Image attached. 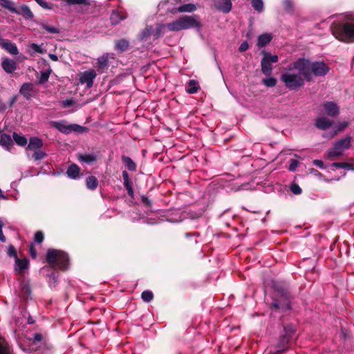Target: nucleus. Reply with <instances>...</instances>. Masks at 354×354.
Listing matches in <instances>:
<instances>
[{"instance_id":"64","label":"nucleus","mask_w":354,"mask_h":354,"mask_svg":"<svg viewBox=\"0 0 354 354\" xmlns=\"http://www.w3.org/2000/svg\"><path fill=\"white\" fill-rule=\"evenodd\" d=\"M343 169H352V165L351 164H349V163L344 162Z\"/></svg>"},{"instance_id":"7","label":"nucleus","mask_w":354,"mask_h":354,"mask_svg":"<svg viewBox=\"0 0 354 354\" xmlns=\"http://www.w3.org/2000/svg\"><path fill=\"white\" fill-rule=\"evenodd\" d=\"M285 335L281 336L277 345L278 351L280 353L284 351L286 347L292 340L293 335L295 332V327L292 326H288L284 328Z\"/></svg>"},{"instance_id":"8","label":"nucleus","mask_w":354,"mask_h":354,"mask_svg":"<svg viewBox=\"0 0 354 354\" xmlns=\"http://www.w3.org/2000/svg\"><path fill=\"white\" fill-rule=\"evenodd\" d=\"M278 62V56L277 55H272L268 53H265L264 57L261 60V71L263 74L267 76H269L272 71V63H276Z\"/></svg>"},{"instance_id":"57","label":"nucleus","mask_w":354,"mask_h":354,"mask_svg":"<svg viewBox=\"0 0 354 354\" xmlns=\"http://www.w3.org/2000/svg\"><path fill=\"white\" fill-rule=\"evenodd\" d=\"M249 48V44L247 41L243 42L239 46V50L240 52H244Z\"/></svg>"},{"instance_id":"36","label":"nucleus","mask_w":354,"mask_h":354,"mask_svg":"<svg viewBox=\"0 0 354 354\" xmlns=\"http://www.w3.org/2000/svg\"><path fill=\"white\" fill-rule=\"evenodd\" d=\"M151 37L153 38V27L152 26H147L142 32L141 39L142 40H147L148 39H149Z\"/></svg>"},{"instance_id":"60","label":"nucleus","mask_w":354,"mask_h":354,"mask_svg":"<svg viewBox=\"0 0 354 354\" xmlns=\"http://www.w3.org/2000/svg\"><path fill=\"white\" fill-rule=\"evenodd\" d=\"M122 178H123L124 182H127V181L130 180V179L129 178V174L126 171H122Z\"/></svg>"},{"instance_id":"54","label":"nucleus","mask_w":354,"mask_h":354,"mask_svg":"<svg viewBox=\"0 0 354 354\" xmlns=\"http://www.w3.org/2000/svg\"><path fill=\"white\" fill-rule=\"evenodd\" d=\"M74 104V101L72 99L66 100L62 102V107L66 108Z\"/></svg>"},{"instance_id":"9","label":"nucleus","mask_w":354,"mask_h":354,"mask_svg":"<svg viewBox=\"0 0 354 354\" xmlns=\"http://www.w3.org/2000/svg\"><path fill=\"white\" fill-rule=\"evenodd\" d=\"M97 76L95 70L89 69L85 71L79 75V82L81 84H86V88H90L93 86L94 80Z\"/></svg>"},{"instance_id":"37","label":"nucleus","mask_w":354,"mask_h":354,"mask_svg":"<svg viewBox=\"0 0 354 354\" xmlns=\"http://www.w3.org/2000/svg\"><path fill=\"white\" fill-rule=\"evenodd\" d=\"M18 14H22L24 16L26 17L28 19H32L33 17V14L29 7L26 5H23L20 7V12H18Z\"/></svg>"},{"instance_id":"10","label":"nucleus","mask_w":354,"mask_h":354,"mask_svg":"<svg viewBox=\"0 0 354 354\" xmlns=\"http://www.w3.org/2000/svg\"><path fill=\"white\" fill-rule=\"evenodd\" d=\"M51 125L60 132L66 134L72 131H77V129L80 128V126L77 124H68L64 120L53 121L52 122Z\"/></svg>"},{"instance_id":"14","label":"nucleus","mask_w":354,"mask_h":354,"mask_svg":"<svg viewBox=\"0 0 354 354\" xmlns=\"http://www.w3.org/2000/svg\"><path fill=\"white\" fill-rule=\"evenodd\" d=\"M109 58H113V54L105 53L98 57L97 62L98 70H102V71H103L105 68H107Z\"/></svg>"},{"instance_id":"30","label":"nucleus","mask_w":354,"mask_h":354,"mask_svg":"<svg viewBox=\"0 0 354 354\" xmlns=\"http://www.w3.org/2000/svg\"><path fill=\"white\" fill-rule=\"evenodd\" d=\"M86 184L88 189L94 190L98 185V180L95 176H91L86 178Z\"/></svg>"},{"instance_id":"26","label":"nucleus","mask_w":354,"mask_h":354,"mask_svg":"<svg viewBox=\"0 0 354 354\" xmlns=\"http://www.w3.org/2000/svg\"><path fill=\"white\" fill-rule=\"evenodd\" d=\"M0 354H12L10 346L1 336H0Z\"/></svg>"},{"instance_id":"21","label":"nucleus","mask_w":354,"mask_h":354,"mask_svg":"<svg viewBox=\"0 0 354 354\" xmlns=\"http://www.w3.org/2000/svg\"><path fill=\"white\" fill-rule=\"evenodd\" d=\"M272 39V34L270 33H264L258 37L257 39V46L259 48L264 47L267 44H268Z\"/></svg>"},{"instance_id":"33","label":"nucleus","mask_w":354,"mask_h":354,"mask_svg":"<svg viewBox=\"0 0 354 354\" xmlns=\"http://www.w3.org/2000/svg\"><path fill=\"white\" fill-rule=\"evenodd\" d=\"M196 6L193 3H187V4H185L183 6H179L178 8H177V12H192L194 10H196Z\"/></svg>"},{"instance_id":"16","label":"nucleus","mask_w":354,"mask_h":354,"mask_svg":"<svg viewBox=\"0 0 354 354\" xmlns=\"http://www.w3.org/2000/svg\"><path fill=\"white\" fill-rule=\"evenodd\" d=\"M127 17L125 12L122 10H113L111 15L110 20L112 24L115 25Z\"/></svg>"},{"instance_id":"58","label":"nucleus","mask_w":354,"mask_h":354,"mask_svg":"<svg viewBox=\"0 0 354 354\" xmlns=\"http://www.w3.org/2000/svg\"><path fill=\"white\" fill-rule=\"evenodd\" d=\"M3 227V223L1 221H0V241L1 242L4 243V242H6V237L3 234V231H2Z\"/></svg>"},{"instance_id":"31","label":"nucleus","mask_w":354,"mask_h":354,"mask_svg":"<svg viewBox=\"0 0 354 354\" xmlns=\"http://www.w3.org/2000/svg\"><path fill=\"white\" fill-rule=\"evenodd\" d=\"M122 160L129 171H133L136 170V165L131 160V158H130L129 157L123 156L122 157Z\"/></svg>"},{"instance_id":"53","label":"nucleus","mask_w":354,"mask_h":354,"mask_svg":"<svg viewBox=\"0 0 354 354\" xmlns=\"http://www.w3.org/2000/svg\"><path fill=\"white\" fill-rule=\"evenodd\" d=\"M30 47L37 53H42L43 50L40 46L37 45V44L32 43L30 44Z\"/></svg>"},{"instance_id":"13","label":"nucleus","mask_w":354,"mask_h":354,"mask_svg":"<svg viewBox=\"0 0 354 354\" xmlns=\"http://www.w3.org/2000/svg\"><path fill=\"white\" fill-rule=\"evenodd\" d=\"M325 113L331 117H335L339 114V109L338 106L333 102H328L323 105Z\"/></svg>"},{"instance_id":"28","label":"nucleus","mask_w":354,"mask_h":354,"mask_svg":"<svg viewBox=\"0 0 354 354\" xmlns=\"http://www.w3.org/2000/svg\"><path fill=\"white\" fill-rule=\"evenodd\" d=\"M198 88H199V86H198V82L194 80H190L188 82V85L186 88V91L188 93L194 94L198 91Z\"/></svg>"},{"instance_id":"23","label":"nucleus","mask_w":354,"mask_h":354,"mask_svg":"<svg viewBox=\"0 0 354 354\" xmlns=\"http://www.w3.org/2000/svg\"><path fill=\"white\" fill-rule=\"evenodd\" d=\"M167 30V24H157L156 28H153V39H156L162 37Z\"/></svg>"},{"instance_id":"56","label":"nucleus","mask_w":354,"mask_h":354,"mask_svg":"<svg viewBox=\"0 0 354 354\" xmlns=\"http://www.w3.org/2000/svg\"><path fill=\"white\" fill-rule=\"evenodd\" d=\"M283 3L287 10H290L293 6L292 0H284Z\"/></svg>"},{"instance_id":"51","label":"nucleus","mask_w":354,"mask_h":354,"mask_svg":"<svg viewBox=\"0 0 354 354\" xmlns=\"http://www.w3.org/2000/svg\"><path fill=\"white\" fill-rule=\"evenodd\" d=\"M35 241L37 242V243H41L44 240V234L41 232L40 231H38L35 233Z\"/></svg>"},{"instance_id":"62","label":"nucleus","mask_w":354,"mask_h":354,"mask_svg":"<svg viewBox=\"0 0 354 354\" xmlns=\"http://www.w3.org/2000/svg\"><path fill=\"white\" fill-rule=\"evenodd\" d=\"M30 255H31V257L32 258H35L36 257V252H35V250L34 249L33 245L30 246Z\"/></svg>"},{"instance_id":"20","label":"nucleus","mask_w":354,"mask_h":354,"mask_svg":"<svg viewBox=\"0 0 354 354\" xmlns=\"http://www.w3.org/2000/svg\"><path fill=\"white\" fill-rule=\"evenodd\" d=\"M315 125L318 129L325 130L333 125V121L324 117L318 118L315 121Z\"/></svg>"},{"instance_id":"27","label":"nucleus","mask_w":354,"mask_h":354,"mask_svg":"<svg viewBox=\"0 0 354 354\" xmlns=\"http://www.w3.org/2000/svg\"><path fill=\"white\" fill-rule=\"evenodd\" d=\"M79 161L82 162H85L87 164H92L96 160L95 155L91 154H80L78 156Z\"/></svg>"},{"instance_id":"41","label":"nucleus","mask_w":354,"mask_h":354,"mask_svg":"<svg viewBox=\"0 0 354 354\" xmlns=\"http://www.w3.org/2000/svg\"><path fill=\"white\" fill-rule=\"evenodd\" d=\"M142 300L145 302H149L153 299V295L151 291L145 290L141 295Z\"/></svg>"},{"instance_id":"46","label":"nucleus","mask_w":354,"mask_h":354,"mask_svg":"<svg viewBox=\"0 0 354 354\" xmlns=\"http://www.w3.org/2000/svg\"><path fill=\"white\" fill-rule=\"evenodd\" d=\"M41 27H42V28L46 30L47 32H50V33H59V30L57 28L54 27V26H49L46 24H41Z\"/></svg>"},{"instance_id":"6","label":"nucleus","mask_w":354,"mask_h":354,"mask_svg":"<svg viewBox=\"0 0 354 354\" xmlns=\"http://www.w3.org/2000/svg\"><path fill=\"white\" fill-rule=\"evenodd\" d=\"M351 137L346 136L335 142L333 147L328 151V159L333 160L335 157L340 156L351 147Z\"/></svg>"},{"instance_id":"24","label":"nucleus","mask_w":354,"mask_h":354,"mask_svg":"<svg viewBox=\"0 0 354 354\" xmlns=\"http://www.w3.org/2000/svg\"><path fill=\"white\" fill-rule=\"evenodd\" d=\"M348 125V122H344L339 123L333 131L329 133H324L323 137L332 138H333L338 132L343 131Z\"/></svg>"},{"instance_id":"3","label":"nucleus","mask_w":354,"mask_h":354,"mask_svg":"<svg viewBox=\"0 0 354 354\" xmlns=\"http://www.w3.org/2000/svg\"><path fill=\"white\" fill-rule=\"evenodd\" d=\"M281 80L290 90H297L304 85L306 79L299 71L294 68L293 63L281 75Z\"/></svg>"},{"instance_id":"42","label":"nucleus","mask_w":354,"mask_h":354,"mask_svg":"<svg viewBox=\"0 0 354 354\" xmlns=\"http://www.w3.org/2000/svg\"><path fill=\"white\" fill-rule=\"evenodd\" d=\"M46 156V153L42 151L41 150L37 149L34 151V153L32 154V158L35 160H39L43 159Z\"/></svg>"},{"instance_id":"52","label":"nucleus","mask_w":354,"mask_h":354,"mask_svg":"<svg viewBox=\"0 0 354 354\" xmlns=\"http://www.w3.org/2000/svg\"><path fill=\"white\" fill-rule=\"evenodd\" d=\"M8 255L9 257H14L15 259L17 257L16 250L12 245H10L8 248Z\"/></svg>"},{"instance_id":"35","label":"nucleus","mask_w":354,"mask_h":354,"mask_svg":"<svg viewBox=\"0 0 354 354\" xmlns=\"http://www.w3.org/2000/svg\"><path fill=\"white\" fill-rule=\"evenodd\" d=\"M15 263L17 266V270H22L28 268V261L26 259H19L16 257Z\"/></svg>"},{"instance_id":"32","label":"nucleus","mask_w":354,"mask_h":354,"mask_svg":"<svg viewBox=\"0 0 354 354\" xmlns=\"http://www.w3.org/2000/svg\"><path fill=\"white\" fill-rule=\"evenodd\" d=\"M20 289V296L24 299H28L30 295V288L29 286L26 283H22Z\"/></svg>"},{"instance_id":"47","label":"nucleus","mask_w":354,"mask_h":354,"mask_svg":"<svg viewBox=\"0 0 354 354\" xmlns=\"http://www.w3.org/2000/svg\"><path fill=\"white\" fill-rule=\"evenodd\" d=\"M50 71H42L41 73L40 78H39V82L41 84H43L48 80L49 76H50Z\"/></svg>"},{"instance_id":"55","label":"nucleus","mask_w":354,"mask_h":354,"mask_svg":"<svg viewBox=\"0 0 354 354\" xmlns=\"http://www.w3.org/2000/svg\"><path fill=\"white\" fill-rule=\"evenodd\" d=\"M313 164L315 166H316V167H319V168H320V169H324V168H325L324 165V162H323V161H322V160H314L313 161Z\"/></svg>"},{"instance_id":"45","label":"nucleus","mask_w":354,"mask_h":354,"mask_svg":"<svg viewBox=\"0 0 354 354\" xmlns=\"http://www.w3.org/2000/svg\"><path fill=\"white\" fill-rule=\"evenodd\" d=\"M299 165V162L295 159H291L288 167V170L290 171H295L297 167Z\"/></svg>"},{"instance_id":"18","label":"nucleus","mask_w":354,"mask_h":354,"mask_svg":"<svg viewBox=\"0 0 354 354\" xmlns=\"http://www.w3.org/2000/svg\"><path fill=\"white\" fill-rule=\"evenodd\" d=\"M216 8L223 12H229L232 8V3L230 0H215Z\"/></svg>"},{"instance_id":"50","label":"nucleus","mask_w":354,"mask_h":354,"mask_svg":"<svg viewBox=\"0 0 354 354\" xmlns=\"http://www.w3.org/2000/svg\"><path fill=\"white\" fill-rule=\"evenodd\" d=\"M290 190L295 194H300L301 193V187L297 184L291 185Z\"/></svg>"},{"instance_id":"1","label":"nucleus","mask_w":354,"mask_h":354,"mask_svg":"<svg viewBox=\"0 0 354 354\" xmlns=\"http://www.w3.org/2000/svg\"><path fill=\"white\" fill-rule=\"evenodd\" d=\"M294 68L299 71L308 81H310L313 75L324 76L329 71V67L324 62H310L301 58L294 62Z\"/></svg>"},{"instance_id":"59","label":"nucleus","mask_w":354,"mask_h":354,"mask_svg":"<svg viewBox=\"0 0 354 354\" xmlns=\"http://www.w3.org/2000/svg\"><path fill=\"white\" fill-rule=\"evenodd\" d=\"M308 172L314 176H321L322 174L317 170L313 168H310L308 169Z\"/></svg>"},{"instance_id":"34","label":"nucleus","mask_w":354,"mask_h":354,"mask_svg":"<svg viewBox=\"0 0 354 354\" xmlns=\"http://www.w3.org/2000/svg\"><path fill=\"white\" fill-rule=\"evenodd\" d=\"M12 136L14 140L18 145L24 147L27 144V139L25 136L19 135L16 133H13Z\"/></svg>"},{"instance_id":"22","label":"nucleus","mask_w":354,"mask_h":354,"mask_svg":"<svg viewBox=\"0 0 354 354\" xmlns=\"http://www.w3.org/2000/svg\"><path fill=\"white\" fill-rule=\"evenodd\" d=\"M43 145V142L41 139L34 137L31 138L27 147L28 150L35 151L39 149Z\"/></svg>"},{"instance_id":"17","label":"nucleus","mask_w":354,"mask_h":354,"mask_svg":"<svg viewBox=\"0 0 354 354\" xmlns=\"http://www.w3.org/2000/svg\"><path fill=\"white\" fill-rule=\"evenodd\" d=\"M3 69L8 73H12L17 69L16 62L10 59L6 58L1 64Z\"/></svg>"},{"instance_id":"43","label":"nucleus","mask_w":354,"mask_h":354,"mask_svg":"<svg viewBox=\"0 0 354 354\" xmlns=\"http://www.w3.org/2000/svg\"><path fill=\"white\" fill-rule=\"evenodd\" d=\"M263 83L269 87L274 86L277 84V80L274 77H269L263 80Z\"/></svg>"},{"instance_id":"19","label":"nucleus","mask_w":354,"mask_h":354,"mask_svg":"<svg viewBox=\"0 0 354 354\" xmlns=\"http://www.w3.org/2000/svg\"><path fill=\"white\" fill-rule=\"evenodd\" d=\"M0 145L6 150L10 151L13 145V142L10 136L6 133L1 134L0 136Z\"/></svg>"},{"instance_id":"38","label":"nucleus","mask_w":354,"mask_h":354,"mask_svg":"<svg viewBox=\"0 0 354 354\" xmlns=\"http://www.w3.org/2000/svg\"><path fill=\"white\" fill-rule=\"evenodd\" d=\"M69 6L73 5H84L90 6L89 0H63Z\"/></svg>"},{"instance_id":"4","label":"nucleus","mask_w":354,"mask_h":354,"mask_svg":"<svg viewBox=\"0 0 354 354\" xmlns=\"http://www.w3.org/2000/svg\"><path fill=\"white\" fill-rule=\"evenodd\" d=\"M46 261L53 268L65 270L68 268L69 259L66 253L62 250L49 249L46 254Z\"/></svg>"},{"instance_id":"12","label":"nucleus","mask_w":354,"mask_h":354,"mask_svg":"<svg viewBox=\"0 0 354 354\" xmlns=\"http://www.w3.org/2000/svg\"><path fill=\"white\" fill-rule=\"evenodd\" d=\"M272 306L275 309L286 311L290 309V302L287 297H283L281 301L274 300Z\"/></svg>"},{"instance_id":"39","label":"nucleus","mask_w":354,"mask_h":354,"mask_svg":"<svg viewBox=\"0 0 354 354\" xmlns=\"http://www.w3.org/2000/svg\"><path fill=\"white\" fill-rule=\"evenodd\" d=\"M252 6L258 12H261L263 10V0H252Z\"/></svg>"},{"instance_id":"61","label":"nucleus","mask_w":354,"mask_h":354,"mask_svg":"<svg viewBox=\"0 0 354 354\" xmlns=\"http://www.w3.org/2000/svg\"><path fill=\"white\" fill-rule=\"evenodd\" d=\"M6 109V104L0 99V111H5Z\"/></svg>"},{"instance_id":"29","label":"nucleus","mask_w":354,"mask_h":354,"mask_svg":"<svg viewBox=\"0 0 354 354\" xmlns=\"http://www.w3.org/2000/svg\"><path fill=\"white\" fill-rule=\"evenodd\" d=\"M0 5L13 13H19L11 0H0Z\"/></svg>"},{"instance_id":"40","label":"nucleus","mask_w":354,"mask_h":354,"mask_svg":"<svg viewBox=\"0 0 354 354\" xmlns=\"http://www.w3.org/2000/svg\"><path fill=\"white\" fill-rule=\"evenodd\" d=\"M129 46V42L124 39H121L116 43L115 48L116 49L120 51H124L127 49Z\"/></svg>"},{"instance_id":"15","label":"nucleus","mask_w":354,"mask_h":354,"mask_svg":"<svg viewBox=\"0 0 354 354\" xmlns=\"http://www.w3.org/2000/svg\"><path fill=\"white\" fill-rule=\"evenodd\" d=\"M34 86L31 83H24L20 90L19 93L27 100L32 97L33 93Z\"/></svg>"},{"instance_id":"48","label":"nucleus","mask_w":354,"mask_h":354,"mask_svg":"<svg viewBox=\"0 0 354 354\" xmlns=\"http://www.w3.org/2000/svg\"><path fill=\"white\" fill-rule=\"evenodd\" d=\"M41 8L46 10H51L53 6L45 0H35Z\"/></svg>"},{"instance_id":"5","label":"nucleus","mask_w":354,"mask_h":354,"mask_svg":"<svg viewBox=\"0 0 354 354\" xmlns=\"http://www.w3.org/2000/svg\"><path fill=\"white\" fill-rule=\"evenodd\" d=\"M199 26L198 21L192 16H183L176 20L167 24L168 31H180L185 29L197 28Z\"/></svg>"},{"instance_id":"25","label":"nucleus","mask_w":354,"mask_h":354,"mask_svg":"<svg viewBox=\"0 0 354 354\" xmlns=\"http://www.w3.org/2000/svg\"><path fill=\"white\" fill-rule=\"evenodd\" d=\"M66 174L69 178L75 179L79 176L80 168L77 165L72 164L68 167Z\"/></svg>"},{"instance_id":"2","label":"nucleus","mask_w":354,"mask_h":354,"mask_svg":"<svg viewBox=\"0 0 354 354\" xmlns=\"http://www.w3.org/2000/svg\"><path fill=\"white\" fill-rule=\"evenodd\" d=\"M333 36L345 43L354 42V14L346 15L344 19L331 28Z\"/></svg>"},{"instance_id":"11","label":"nucleus","mask_w":354,"mask_h":354,"mask_svg":"<svg viewBox=\"0 0 354 354\" xmlns=\"http://www.w3.org/2000/svg\"><path fill=\"white\" fill-rule=\"evenodd\" d=\"M0 46L11 55H16L19 53L16 44L8 39L0 37Z\"/></svg>"},{"instance_id":"44","label":"nucleus","mask_w":354,"mask_h":354,"mask_svg":"<svg viewBox=\"0 0 354 354\" xmlns=\"http://www.w3.org/2000/svg\"><path fill=\"white\" fill-rule=\"evenodd\" d=\"M124 186L126 188L128 194L130 196L133 197V189L131 181L129 180V181H127V182H124Z\"/></svg>"},{"instance_id":"49","label":"nucleus","mask_w":354,"mask_h":354,"mask_svg":"<svg viewBox=\"0 0 354 354\" xmlns=\"http://www.w3.org/2000/svg\"><path fill=\"white\" fill-rule=\"evenodd\" d=\"M43 337L40 333H36L34 335L33 338L32 339V346L36 345L37 343H41L42 341Z\"/></svg>"},{"instance_id":"63","label":"nucleus","mask_w":354,"mask_h":354,"mask_svg":"<svg viewBox=\"0 0 354 354\" xmlns=\"http://www.w3.org/2000/svg\"><path fill=\"white\" fill-rule=\"evenodd\" d=\"M332 165L336 168H343L344 162H334Z\"/></svg>"}]
</instances>
